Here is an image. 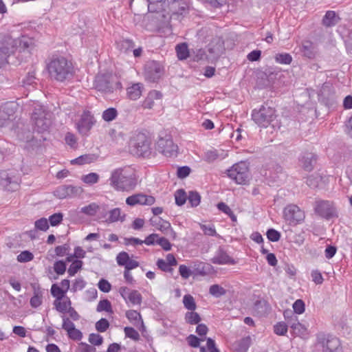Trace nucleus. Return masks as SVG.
I'll return each instance as SVG.
<instances>
[{
    "mask_svg": "<svg viewBox=\"0 0 352 352\" xmlns=\"http://www.w3.org/2000/svg\"><path fill=\"white\" fill-rule=\"evenodd\" d=\"M47 68L50 77L59 82L68 81L74 74L72 63L65 57L52 58Z\"/></svg>",
    "mask_w": 352,
    "mask_h": 352,
    "instance_id": "obj_1",
    "label": "nucleus"
},
{
    "mask_svg": "<svg viewBox=\"0 0 352 352\" xmlns=\"http://www.w3.org/2000/svg\"><path fill=\"white\" fill-rule=\"evenodd\" d=\"M109 181L110 186L118 191H129L136 186V181L128 168H119L112 170Z\"/></svg>",
    "mask_w": 352,
    "mask_h": 352,
    "instance_id": "obj_2",
    "label": "nucleus"
},
{
    "mask_svg": "<svg viewBox=\"0 0 352 352\" xmlns=\"http://www.w3.org/2000/svg\"><path fill=\"white\" fill-rule=\"evenodd\" d=\"M32 105L34 109L31 120L34 130L39 133H44L49 129L51 125L50 113L38 102H33Z\"/></svg>",
    "mask_w": 352,
    "mask_h": 352,
    "instance_id": "obj_3",
    "label": "nucleus"
},
{
    "mask_svg": "<svg viewBox=\"0 0 352 352\" xmlns=\"http://www.w3.org/2000/svg\"><path fill=\"white\" fill-rule=\"evenodd\" d=\"M276 110L269 106L262 105L258 109H254L252 112V120L260 127H267L276 119Z\"/></svg>",
    "mask_w": 352,
    "mask_h": 352,
    "instance_id": "obj_4",
    "label": "nucleus"
},
{
    "mask_svg": "<svg viewBox=\"0 0 352 352\" xmlns=\"http://www.w3.org/2000/svg\"><path fill=\"white\" fill-rule=\"evenodd\" d=\"M130 151L132 154L139 157H146L150 154V143L142 133H135L129 141Z\"/></svg>",
    "mask_w": 352,
    "mask_h": 352,
    "instance_id": "obj_5",
    "label": "nucleus"
},
{
    "mask_svg": "<svg viewBox=\"0 0 352 352\" xmlns=\"http://www.w3.org/2000/svg\"><path fill=\"white\" fill-rule=\"evenodd\" d=\"M317 345L323 352H340L342 349L340 340L330 334H318Z\"/></svg>",
    "mask_w": 352,
    "mask_h": 352,
    "instance_id": "obj_6",
    "label": "nucleus"
},
{
    "mask_svg": "<svg viewBox=\"0 0 352 352\" xmlns=\"http://www.w3.org/2000/svg\"><path fill=\"white\" fill-rule=\"evenodd\" d=\"M228 177L234 180L236 184H245L248 179V167L245 162H241L235 164L228 170Z\"/></svg>",
    "mask_w": 352,
    "mask_h": 352,
    "instance_id": "obj_7",
    "label": "nucleus"
},
{
    "mask_svg": "<svg viewBox=\"0 0 352 352\" xmlns=\"http://www.w3.org/2000/svg\"><path fill=\"white\" fill-rule=\"evenodd\" d=\"M17 109L18 104L12 101L6 102L0 105V128L10 123Z\"/></svg>",
    "mask_w": 352,
    "mask_h": 352,
    "instance_id": "obj_8",
    "label": "nucleus"
},
{
    "mask_svg": "<svg viewBox=\"0 0 352 352\" xmlns=\"http://www.w3.org/2000/svg\"><path fill=\"white\" fill-rule=\"evenodd\" d=\"M163 67L160 63L151 60L146 63L144 66V78L148 82H155L163 74Z\"/></svg>",
    "mask_w": 352,
    "mask_h": 352,
    "instance_id": "obj_9",
    "label": "nucleus"
},
{
    "mask_svg": "<svg viewBox=\"0 0 352 352\" xmlns=\"http://www.w3.org/2000/svg\"><path fill=\"white\" fill-rule=\"evenodd\" d=\"M95 123L94 118L89 111H85L76 122V127L82 135H87Z\"/></svg>",
    "mask_w": 352,
    "mask_h": 352,
    "instance_id": "obj_10",
    "label": "nucleus"
},
{
    "mask_svg": "<svg viewBox=\"0 0 352 352\" xmlns=\"http://www.w3.org/2000/svg\"><path fill=\"white\" fill-rule=\"evenodd\" d=\"M177 146L170 138H162L157 142V150L166 157L176 155Z\"/></svg>",
    "mask_w": 352,
    "mask_h": 352,
    "instance_id": "obj_11",
    "label": "nucleus"
},
{
    "mask_svg": "<svg viewBox=\"0 0 352 352\" xmlns=\"http://www.w3.org/2000/svg\"><path fill=\"white\" fill-rule=\"evenodd\" d=\"M83 192L82 188L80 186H74L72 185H65L59 186L55 190V195L59 199H65L67 197H76L80 196Z\"/></svg>",
    "mask_w": 352,
    "mask_h": 352,
    "instance_id": "obj_12",
    "label": "nucleus"
},
{
    "mask_svg": "<svg viewBox=\"0 0 352 352\" xmlns=\"http://www.w3.org/2000/svg\"><path fill=\"white\" fill-rule=\"evenodd\" d=\"M284 217L289 223H296L304 219V213L297 206L289 205L284 210Z\"/></svg>",
    "mask_w": 352,
    "mask_h": 352,
    "instance_id": "obj_13",
    "label": "nucleus"
},
{
    "mask_svg": "<svg viewBox=\"0 0 352 352\" xmlns=\"http://www.w3.org/2000/svg\"><path fill=\"white\" fill-rule=\"evenodd\" d=\"M207 51L211 60L217 59L224 51L223 41L219 37L214 38L208 44Z\"/></svg>",
    "mask_w": 352,
    "mask_h": 352,
    "instance_id": "obj_14",
    "label": "nucleus"
},
{
    "mask_svg": "<svg viewBox=\"0 0 352 352\" xmlns=\"http://www.w3.org/2000/svg\"><path fill=\"white\" fill-rule=\"evenodd\" d=\"M315 212L322 217L329 219L334 214L333 204L329 201L318 200L315 202Z\"/></svg>",
    "mask_w": 352,
    "mask_h": 352,
    "instance_id": "obj_15",
    "label": "nucleus"
},
{
    "mask_svg": "<svg viewBox=\"0 0 352 352\" xmlns=\"http://www.w3.org/2000/svg\"><path fill=\"white\" fill-rule=\"evenodd\" d=\"M16 41L11 36L7 35L0 41V52L7 57L10 56L16 50Z\"/></svg>",
    "mask_w": 352,
    "mask_h": 352,
    "instance_id": "obj_16",
    "label": "nucleus"
},
{
    "mask_svg": "<svg viewBox=\"0 0 352 352\" xmlns=\"http://www.w3.org/2000/svg\"><path fill=\"white\" fill-rule=\"evenodd\" d=\"M1 184L9 191H15L19 186V178L14 175H10L6 171L1 173Z\"/></svg>",
    "mask_w": 352,
    "mask_h": 352,
    "instance_id": "obj_17",
    "label": "nucleus"
},
{
    "mask_svg": "<svg viewBox=\"0 0 352 352\" xmlns=\"http://www.w3.org/2000/svg\"><path fill=\"white\" fill-rule=\"evenodd\" d=\"M95 88L101 92L110 93L113 91V87L109 81V77L107 75H98L94 82Z\"/></svg>",
    "mask_w": 352,
    "mask_h": 352,
    "instance_id": "obj_18",
    "label": "nucleus"
},
{
    "mask_svg": "<svg viewBox=\"0 0 352 352\" xmlns=\"http://www.w3.org/2000/svg\"><path fill=\"white\" fill-rule=\"evenodd\" d=\"M214 264L226 265L234 264L235 261L223 250H219L216 255L212 258Z\"/></svg>",
    "mask_w": 352,
    "mask_h": 352,
    "instance_id": "obj_19",
    "label": "nucleus"
},
{
    "mask_svg": "<svg viewBox=\"0 0 352 352\" xmlns=\"http://www.w3.org/2000/svg\"><path fill=\"white\" fill-rule=\"evenodd\" d=\"M125 315L128 320L136 327L144 329V322L139 312L135 310H129Z\"/></svg>",
    "mask_w": 352,
    "mask_h": 352,
    "instance_id": "obj_20",
    "label": "nucleus"
},
{
    "mask_svg": "<svg viewBox=\"0 0 352 352\" xmlns=\"http://www.w3.org/2000/svg\"><path fill=\"white\" fill-rule=\"evenodd\" d=\"M162 96V94L158 91L153 90L150 91L143 102V107L148 109H152L154 106V100L161 99Z\"/></svg>",
    "mask_w": 352,
    "mask_h": 352,
    "instance_id": "obj_21",
    "label": "nucleus"
},
{
    "mask_svg": "<svg viewBox=\"0 0 352 352\" xmlns=\"http://www.w3.org/2000/svg\"><path fill=\"white\" fill-rule=\"evenodd\" d=\"M125 219V214H122L121 209L119 208H113L109 211V217L106 219V222L109 223L124 221Z\"/></svg>",
    "mask_w": 352,
    "mask_h": 352,
    "instance_id": "obj_22",
    "label": "nucleus"
},
{
    "mask_svg": "<svg viewBox=\"0 0 352 352\" xmlns=\"http://www.w3.org/2000/svg\"><path fill=\"white\" fill-rule=\"evenodd\" d=\"M144 87L142 83H135L127 89V95L131 100H135L138 99L142 93Z\"/></svg>",
    "mask_w": 352,
    "mask_h": 352,
    "instance_id": "obj_23",
    "label": "nucleus"
},
{
    "mask_svg": "<svg viewBox=\"0 0 352 352\" xmlns=\"http://www.w3.org/2000/svg\"><path fill=\"white\" fill-rule=\"evenodd\" d=\"M340 20L339 16L334 11H327L323 17L322 23L326 27L333 26L338 23Z\"/></svg>",
    "mask_w": 352,
    "mask_h": 352,
    "instance_id": "obj_24",
    "label": "nucleus"
},
{
    "mask_svg": "<svg viewBox=\"0 0 352 352\" xmlns=\"http://www.w3.org/2000/svg\"><path fill=\"white\" fill-rule=\"evenodd\" d=\"M316 158L313 153H306L300 160L302 168L310 171L314 168V164L316 162Z\"/></svg>",
    "mask_w": 352,
    "mask_h": 352,
    "instance_id": "obj_25",
    "label": "nucleus"
},
{
    "mask_svg": "<svg viewBox=\"0 0 352 352\" xmlns=\"http://www.w3.org/2000/svg\"><path fill=\"white\" fill-rule=\"evenodd\" d=\"M56 309L61 313L67 312V309L71 307V300L67 296H65L61 300H55L54 302Z\"/></svg>",
    "mask_w": 352,
    "mask_h": 352,
    "instance_id": "obj_26",
    "label": "nucleus"
},
{
    "mask_svg": "<svg viewBox=\"0 0 352 352\" xmlns=\"http://www.w3.org/2000/svg\"><path fill=\"white\" fill-rule=\"evenodd\" d=\"M15 41H16V50L18 48L22 49L23 50H30L32 48L33 41L31 38L27 36H22L19 38H14Z\"/></svg>",
    "mask_w": 352,
    "mask_h": 352,
    "instance_id": "obj_27",
    "label": "nucleus"
},
{
    "mask_svg": "<svg viewBox=\"0 0 352 352\" xmlns=\"http://www.w3.org/2000/svg\"><path fill=\"white\" fill-rule=\"evenodd\" d=\"M152 222L157 229L165 234H167L168 231L172 230L170 223L161 218H155L154 220H152Z\"/></svg>",
    "mask_w": 352,
    "mask_h": 352,
    "instance_id": "obj_28",
    "label": "nucleus"
},
{
    "mask_svg": "<svg viewBox=\"0 0 352 352\" xmlns=\"http://www.w3.org/2000/svg\"><path fill=\"white\" fill-rule=\"evenodd\" d=\"M43 302V292L39 288H34V295L31 298L30 303L31 307L36 308Z\"/></svg>",
    "mask_w": 352,
    "mask_h": 352,
    "instance_id": "obj_29",
    "label": "nucleus"
},
{
    "mask_svg": "<svg viewBox=\"0 0 352 352\" xmlns=\"http://www.w3.org/2000/svg\"><path fill=\"white\" fill-rule=\"evenodd\" d=\"M97 159V156L94 154H87L81 155L75 160L72 161V164H77L79 165L85 164H89L94 161H96Z\"/></svg>",
    "mask_w": 352,
    "mask_h": 352,
    "instance_id": "obj_30",
    "label": "nucleus"
},
{
    "mask_svg": "<svg viewBox=\"0 0 352 352\" xmlns=\"http://www.w3.org/2000/svg\"><path fill=\"white\" fill-rule=\"evenodd\" d=\"M177 57L179 60L186 59L189 56L188 46L186 43L179 44L176 46Z\"/></svg>",
    "mask_w": 352,
    "mask_h": 352,
    "instance_id": "obj_31",
    "label": "nucleus"
},
{
    "mask_svg": "<svg viewBox=\"0 0 352 352\" xmlns=\"http://www.w3.org/2000/svg\"><path fill=\"white\" fill-rule=\"evenodd\" d=\"M185 320L188 324H197L201 321V317L197 312L191 311L185 314Z\"/></svg>",
    "mask_w": 352,
    "mask_h": 352,
    "instance_id": "obj_32",
    "label": "nucleus"
},
{
    "mask_svg": "<svg viewBox=\"0 0 352 352\" xmlns=\"http://www.w3.org/2000/svg\"><path fill=\"white\" fill-rule=\"evenodd\" d=\"M118 47L119 50L123 52H128L131 50L134 47V43L131 40L129 39H123L119 41L118 43Z\"/></svg>",
    "mask_w": 352,
    "mask_h": 352,
    "instance_id": "obj_33",
    "label": "nucleus"
},
{
    "mask_svg": "<svg viewBox=\"0 0 352 352\" xmlns=\"http://www.w3.org/2000/svg\"><path fill=\"white\" fill-rule=\"evenodd\" d=\"M50 291L52 296L56 298L55 300H61V298L66 296V292L57 284H53Z\"/></svg>",
    "mask_w": 352,
    "mask_h": 352,
    "instance_id": "obj_34",
    "label": "nucleus"
},
{
    "mask_svg": "<svg viewBox=\"0 0 352 352\" xmlns=\"http://www.w3.org/2000/svg\"><path fill=\"white\" fill-rule=\"evenodd\" d=\"M138 197H139L138 201L140 205L151 206L155 203V198L153 196L140 193L138 194Z\"/></svg>",
    "mask_w": 352,
    "mask_h": 352,
    "instance_id": "obj_35",
    "label": "nucleus"
},
{
    "mask_svg": "<svg viewBox=\"0 0 352 352\" xmlns=\"http://www.w3.org/2000/svg\"><path fill=\"white\" fill-rule=\"evenodd\" d=\"M187 199L192 207L197 206L201 201V196L196 191H190Z\"/></svg>",
    "mask_w": 352,
    "mask_h": 352,
    "instance_id": "obj_36",
    "label": "nucleus"
},
{
    "mask_svg": "<svg viewBox=\"0 0 352 352\" xmlns=\"http://www.w3.org/2000/svg\"><path fill=\"white\" fill-rule=\"evenodd\" d=\"M183 303L185 308L190 311H194L196 309L197 306L194 298L189 294L185 295L184 296Z\"/></svg>",
    "mask_w": 352,
    "mask_h": 352,
    "instance_id": "obj_37",
    "label": "nucleus"
},
{
    "mask_svg": "<svg viewBox=\"0 0 352 352\" xmlns=\"http://www.w3.org/2000/svg\"><path fill=\"white\" fill-rule=\"evenodd\" d=\"M142 296L137 290H132L127 298V302H129L132 305H140L142 302Z\"/></svg>",
    "mask_w": 352,
    "mask_h": 352,
    "instance_id": "obj_38",
    "label": "nucleus"
},
{
    "mask_svg": "<svg viewBox=\"0 0 352 352\" xmlns=\"http://www.w3.org/2000/svg\"><path fill=\"white\" fill-rule=\"evenodd\" d=\"M99 209V206L95 203L90 204L88 206L82 207L80 211L87 215L94 216Z\"/></svg>",
    "mask_w": 352,
    "mask_h": 352,
    "instance_id": "obj_39",
    "label": "nucleus"
},
{
    "mask_svg": "<svg viewBox=\"0 0 352 352\" xmlns=\"http://www.w3.org/2000/svg\"><path fill=\"white\" fill-rule=\"evenodd\" d=\"M209 293L214 297H220L226 294V289L219 285H212L210 287Z\"/></svg>",
    "mask_w": 352,
    "mask_h": 352,
    "instance_id": "obj_40",
    "label": "nucleus"
},
{
    "mask_svg": "<svg viewBox=\"0 0 352 352\" xmlns=\"http://www.w3.org/2000/svg\"><path fill=\"white\" fill-rule=\"evenodd\" d=\"M175 198L176 204L178 206H182L186 201L188 196L183 189H179L175 192Z\"/></svg>",
    "mask_w": 352,
    "mask_h": 352,
    "instance_id": "obj_41",
    "label": "nucleus"
},
{
    "mask_svg": "<svg viewBox=\"0 0 352 352\" xmlns=\"http://www.w3.org/2000/svg\"><path fill=\"white\" fill-rule=\"evenodd\" d=\"M217 208L219 210L228 214L233 221H236V217L234 215L230 208L223 202H220L217 204Z\"/></svg>",
    "mask_w": 352,
    "mask_h": 352,
    "instance_id": "obj_42",
    "label": "nucleus"
},
{
    "mask_svg": "<svg viewBox=\"0 0 352 352\" xmlns=\"http://www.w3.org/2000/svg\"><path fill=\"white\" fill-rule=\"evenodd\" d=\"M82 266V261L80 260H75L72 261V264L70 265L67 272L70 276H74L79 270L81 269Z\"/></svg>",
    "mask_w": 352,
    "mask_h": 352,
    "instance_id": "obj_43",
    "label": "nucleus"
},
{
    "mask_svg": "<svg viewBox=\"0 0 352 352\" xmlns=\"http://www.w3.org/2000/svg\"><path fill=\"white\" fill-rule=\"evenodd\" d=\"M82 180L85 184L92 185L98 183L99 175L96 173H91L82 177Z\"/></svg>",
    "mask_w": 352,
    "mask_h": 352,
    "instance_id": "obj_44",
    "label": "nucleus"
},
{
    "mask_svg": "<svg viewBox=\"0 0 352 352\" xmlns=\"http://www.w3.org/2000/svg\"><path fill=\"white\" fill-rule=\"evenodd\" d=\"M117 115L118 111L115 108H109L104 111L102 113V118L107 122H110L114 120Z\"/></svg>",
    "mask_w": 352,
    "mask_h": 352,
    "instance_id": "obj_45",
    "label": "nucleus"
},
{
    "mask_svg": "<svg viewBox=\"0 0 352 352\" xmlns=\"http://www.w3.org/2000/svg\"><path fill=\"white\" fill-rule=\"evenodd\" d=\"M275 60L278 63L289 65L292 63V57L287 53L278 54L275 56Z\"/></svg>",
    "mask_w": 352,
    "mask_h": 352,
    "instance_id": "obj_46",
    "label": "nucleus"
},
{
    "mask_svg": "<svg viewBox=\"0 0 352 352\" xmlns=\"http://www.w3.org/2000/svg\"><path fill=\"white\" fill-rule=\"evenodd\" d=\"M34 258V255L32 252L28 250H25L21 252L18 256H17V261L20 263H26L31 261Z\"/></svg>",
    "mask_w": 352,
    "mask_h": 352,
    "instance_id": "obj_47",
    "label": "nucleus"
},
{
    "mask_svg": "<svg viewBox=\"0 0 352 352\" xmlns=\"http://www.w3.org/2000/svg\"><path fill=\"white\" fill-rule=\"evenodd\" d=\"M130 259L129 254L125 252H120L116 256V261L118 265L124 266Z\"/></svg>",
    "mask_w": 352,
    "mask_h": 352,
    "instance_id": "obj_48",
    "label": "nucleus"
},
{
    "mask_svg": "<svg viewBox=\"0 0 352 352\" xmlns=\"http://www.w3.org/2000/svg\"><path fill=\"white\" fill-rule=\"evenodd\" d=\"M291 328L297 336H304L306 333V328L300 322L292 323Z\"/></svg>",
    "mask_w": 352,
    "mask_h": 352,
    "instance_id": "obj_49",
    "label": "nucleus"
},
{
    "mask_svg": "<svg viewBox=\"0 0 352 352\" xmlns=\"http://www.w3.org/2000/svg\"><path fill=\"white\" fill-rule=\"evenodd\" d=\"M221 154L217 150H209L205 153V159L208 162H212L221 157Z\"/></svg>",
    "mask_w": 352,
    "mask_h": 352,
    "instance_id": "obj_50",
    "label": "nucleus"
},
{
    "mask_svg": "<svg viewBox=\"0 0 352 352\" xmlns=\"http://www.w3.org/2000/svg\"><path fill=\"white\" fill-rule=\"evenodd\" d=\"M126 337L130 338L133 340H138L140 339L139 333L133 327H126L124 329Z\"/></svg>",
    "mask_w": 352,
    "mask_h": 352,
    "instance_id": "obj_51",
    "label": "nucleus"
},
{
    "mask_svg": "<svg viewBox=\"0 0 352 352\" xmlns=\"http://www.w3.org/2000/svg\"><path fill=\"white\" fill-rule=\"evenodd\" d=\"M96 309L98 311H106L107 312H111V302L107 299L100 300L98 304Z\"/></svg>",
    "mask_w": 352,
    "mask_h": 352,
    "instance_id": "obj_52",
    "label": "nucleus"
},
{
    "mask_svg": "<svg viewBox=\"0 0 352 352\" xmlns=\"http://www.w3.org/2000/svg\"><path fill=\"white\" fill-rule=\"evenodd\" d=\"M195 60L197 61L208 60H211L209 58V53L206 54V52L204 49H198L195 52Z\"/></svg>",
    "mask_w": 352,
    "mask_h": 352,
    "instance_id": "obj_53",
    "label": "nucleus"
},
{
    "mask_svg": "<svg viewBox=\"0 0 352 352\" xmlns=\"http://www.w3.org/2000/svg\"><path fill=\"white\" fill-rule=\"evenodd\" d=\"M54 270L58 275L63 274L66 271V264L63 261H58L54 264Z\"/></svg>",
    "mask_w": 352,
    "mask_h": 352,
    "instance_id": "obj_54",
    "label": "nucleus"
},
{
    "mask_svg": "<svg viewBox=\"0 0 352 352\" xmlns=\"http://www.w3.org/2000/svg\"><path fill=\"white\" fill-rule=\"evenodd\" d=\"M85 285L86 282L82 278H78L74 282L71 290L73 292H76L78 290H82L84 289Z\"/></svg>",
    "mask_w": 352,
    "mask_h": 352,
    "instance_id": "obj_55",
    "label": "nucleus"
},
{
    "mask_svg": "<svg viewBox=\"0 0 352 352\" xmlns=\"http://www.w3.org/2000/svg\"><path fill=\"white\" fill-rule=\"evenodd\" d=\"M274 331L276 334L283 336L287 331V326L284 322H279L274 325Z\"/></svg>",
    "mask_w": 352,
    "mask_h": 352,
    "instance_id": "obj_56",
    "label": "nucleus"
},
{
    "mask_svg": "<svg viewBox=\"0 0 352 352\" xmlns=\"http://www.w3.org/2000/svg\"><path fill=\"white\" fill-rule=\"evenodd\" d=\"M109 326L108 320L105 318H101L96 323V329L98 331L104 332Z\"/></svg>",
    "mask_w": 352,
    "mask_h": 352,
    "instance_id": "obj_57",
    "label": "nucleus"
},
{
    "mask_svg": "<svg viewBox=\"0 0 352 352\" xmlns=\"http://www.w3.org/2000/svg\"><path fill=\"white\" fill-rule=\"evenodd\" d=\"M267 237L270 241L276 242L279 241L280 238V234L277 230L271 228L269 229L267 232Z\"/></svg>",
    "mask_w": 352,
    "mask_h": 352,
    "instance_id": "obj_58",
    "label": "nucleus"
},
{
    "mask_svg": "<svg viewBox=\"0 0 352 352\" xmlns=\"http://www.w3.org/2000/svg\"><path fill=\"white\" fill-rule=\"evenodd\" d=\"M35 228L42 231H46L49 228V224L47 219L41 218L35 221Z\"/></svg>",
    "mask_w": 352,
    "mask_h": 352,
    "instance_id": "obj_59",
    "label": "nucleus"
},
{
    "mask_svg": "<svg viewBox=\"0 0 352 352\" xmlns=\"http://www.w3.org/2000/svg\"><path fill=\"white\" fill-rule=\"evenodd\" d=\"M293 309L296 314H301L305 311V303L300 300H296L293 304Z\"/></svg>",
    "mask_w": 352,
    "mask_h": 352,
    "instance_id": "obj_60",
    "label": "nucleus"
},
{
    "mask_svg": "<svg viewBox=\"0 0 352 352\" xmlns=\"http://www.w3.org/2000/svg\"><path fill=\"white\" fill-rule=\"evenodd\" d=\"M157 265L159 269L164 272H173V271L171 266L163 259H158L157 261Z\"/></svg>",
    "mask_w": 352,
    "mask_h": 352,
    "instance_id": "obj_61",
    "label": "nucleus"
},
{
    "mask_svg": "<svg viewBox=\"0 0 352 352\" xmlns=\"http://www.w3.org/2000/svg\"><path fill=\"white\" fill-rule=\"evenodd\" d=\"M89 341L92 344L99 346V345L102 344L103 338L99 334L91 333L89 337Z\"/></svg>",
    "mask_w": 352,
    "mask_h": 352,
    "instance_id": "obj_62",
    "label": "nucleus"
},
{
    "mask_svg": "<svg viewBox=\"0 0 352 352\" xmlns=\"http://www.w3.org/2000/svg\"><path fill=\"white\" fill-rule=\"evenodd\" d=\"M49 220L52 226H57L63 220V214L60 212L55 213L50 217Z\"/></svg>",
    "mask_w": 352,
    "mask_h": 352,
    "instance_id": "obj_63",
    "label": "nucleus"
},
{
    "mask_svg": "<svg viewBox=\"0 0 352 352\" xmlns=\"http://www.w3.org/2000/svg\"><path fill=\"white\" fill-rule=\"evenodd\" d=\"M98 288L103 292H109L111 289V284L104 279H101L98 283Z\"/></svg>",
    "mask_w": 352,
    "mask_h": 352,
    "instance_id": "obj_64",
    "label": "nucleus"
}]
</instances>
